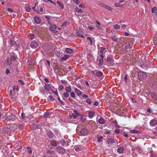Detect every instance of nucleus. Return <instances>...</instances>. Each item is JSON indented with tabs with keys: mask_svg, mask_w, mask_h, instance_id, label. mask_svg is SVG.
<instances>
[{
	"mask_svg": "<svg viewBox=\"0 0 157 157\" xmlns=\"http://www.w3.org/2000/svg\"><path fill=\"white\" fill-rule=\"evenodd\" d=\"M15 126L14 125H9V127H3L2 128V132L7 134L11 133L12 132L15 131Z\"/></svg>",
	"mask_w": 157,
	"mask_h": 157,
	"instance_id": "obj_1",
	"label": "nucleus"
},
{
	"mask_svg": "<svg viewBox=\"0 0 157 157\" xmlns=\"http://www.w3.org/2000/svg\"><path fill=\"white\" fill-rule=\"evenodd\" d=\"M138 79L142 81L147 78V75L146 73L143 71H139L138 73Z\"/></svg>",
	"mask_w": 157,
	"mask_h": 157,
	"instance_id": "obj_2",
	"label": "nucleus"
},
{
	"mask_svg": "<svg viewBox=\"0 0 157 157\" xmlns=\"http://www.w3.org/2000/svg\"><path fill=\"white\" fill-rule=\"evenodd\" d=\"M39 45L38 43L36 40H32L30 44V46L32 48H36Z\"/></svg>",
	"mask_w": 157,
	"mask_h": 157,
	"instance_id": "obj_3",
	"label": "nucleus"
},
{
	"mask_svg": "<svg viewBox=\"0 0 157 157\" xmlns=\"http://www.w3.org/2000/svg\"><path fill=\"white\" fill-rule=\"evenodd\" d=\"M79 115H80V114L78 111L76 110H74V113L71 114V115H70V118L72 119H75Z\"/></svg>",
	"mask_w": 157,
	"mask_h": 157,
	"instance_id": "obj_4",
	"label": "nucleus"
},
{
	"mask_svg": "<svg viewBox=\"0 0 157 157\" xmlns=\"http://www.w3.org/2000/svg\"><path fill=\"white\" fill-rule=\"evenodd\" d=\"M80 133L82 136H84L88 134L89 131L86 128H82L80 131Z\"/></svg>",
	"mask_w": 157,
	"mask_h": 157,
	"instance_id": "obj_5",
	"label": "nucleus"
},
{
	"mask_svg": "<svg viewBox=\"0 0 157 157\" xmlns=\"http://www.w3.org/2000/svg\"><path fill=\"white\" fill-rule=\"evenodd\" d=\"M112 35H113L111 37L112 40L115 42H117L119 38L118 37V34L117 33H114Z\"/></svg>",
	"mask_w": 157,
	"mask_h": 157,
	"instance_id": "obj_6",
	"label": "nucleus"
},
{
	"mask_svg": "<svg viewBox=\"0 0 157 157\" xmlns=\"http://www.w3.org/2000/svg\"><path fill=\"white\" fill-rule=\"evenodd\" d=\"M105 60L107 62H110L111 63H113L114 61L113 57L112 55H109L107 56V58L105 59Z\"/></svg>",
	"mask_w": 157,
	"mask_h": 157,
	"instance_id": "obj_7",
	"label": "nucleus"
},
{
	"mask_svg": "<svg viewBox=\"0 0 157 157\" xmlns=\"http://www.w3.org/2000/svg\"><path fill=\"white\" fill-rule=\"evenodd\" d=\"M47 135L49 139L52 138L54 136L53 133L50 130L47 131Z\"/></svg>",
	"mask_w": 157,
	"mask_h": 157,
	"instance_id": "obj_8",
	"label": "nucleus"
},
{
	"mask_svg": "<svg viewBox=\"0 0 157 157\" xmlns=\"http://www.w3.org/2000/svg\"><path fill=\"white\" fill-rule=\"evenodd\" d=\"M34 22L37 24H39L40 23L41 20L40 17L37 16H35L34 17Z\"/></svg>",
	"mask_w": 157,
	"mask_h": 157,
	"instance_id": "obj_9",
	"label": "nucleus"
},
{
	"mask_svg": "<svg viewBox=\"0 0 157 157\" xmlns=\"http://www.w3.org/2000/svg\"><path fill=\"white\" fill-rule=\"evenodd\" d=\"M31 128L34 130H35L37 128H39L40 127V125L39 124L33 123L31 126Z\"/></svg>",
	"mask_w": 157,
	"mask_h": 157,
	"instance_id": "obj_10",
	"label": "nucleus"
},
{
	"mask_svg": "<svg viewBox=\"0 0 157 157\" xmlns=\"http://www.w3.org/2000/svg\"><path fill=\"white\" fill-rule=\"evenodd\" d=\"M57 150L61 154H63L65 153V149L62 147L60 146L58 147Z\"/></svg>",
	"mask_w": 157,
	"mask_h": 157,
	"instance_id": "obj_11",
	"label": "nucleus"
},
{
	"mask_svg": "<svg viewBox=\"0 0 157 157\" xmlns=\"http://www.w3.org/2000/svg\"><path fill=\"white\" fill-rule=\"evenodd\" d=\"M151 12L152 13H154L155 16H157V8L156 6H154L152 8Z\"/></svg>",
	"mask_w": 157,
	"mask_h": 157,
	"instance_id": "obj_12",
	"label": "nucleus"
},
{
	"mask_svg": "<svg viewBox=\"0 0 157 157\" xmlns=\"http://www.w3.org/2000/svg\"><path fill=\"white\" fill-rule=\"evenodd\" d=\"M150 95L152 98L155 100H157V94L154 92H151Z\"/></svg>",
	"mask_w": 157,
	"mask_h": 157,
	"instance_id": "obj_13",
	"label": "nucleus"
},
{
	"mask_svg": "<svg viewBox=\"0 0 157 157\" xmlns=\"http://www.w3.org/2000/svg\"><path fill=\"white\" fill-rule=\"evenodd\" d=\"M10 44L11 45V47H12L13 46L17 45V44L16 42L12 38L10 39Z\"/></svg>",
	"mask_w": 157,
	"mask_h": 157,
	"instance_id": "obj_14",
	"label": "nucleus"
},
{
	"mask_svg": "<svg viewBox=\"0 0 157 157\" xmlns=\"http://www.w3.org/2000/svg\"><path fill=\"white\" fill-rule=\"evenodd\" d=\"M114 139L112 138H109L106 141L107 144H113L114 142Z\"/></svg>",
	"mask_w": 157,
	"mask_h": 157,
	"instance_id": "obj_15",
	"label": "nucleus"
},
{
	"mask_svg": "<svg viewBox=\"0 0 157 157\" xmlns=\"http://www.w3.org/2000/svg\"><path fill=\"white\" fill-rule=\"evenodd\" d=\"M157 124V121L156 120H152L150 122V125L154 126H155Z\"/></svg>",
	"mask_w": 157,
	"mask_h": 157,
	"instance_id": "obj_16",
	"label": "nucleus"
},
{
	"mask_svg": "<svg viewBox=\"0 0 157 157\" xmlns=\"http://www.w3.org/2000/svg\"><path fill=\"white\" fill-rule=\"evenodd\" d=\"M56 28V26L55 25H53L50 26L49 29L51 31H54L55 30Z\"/></svg>",
	"mask_w": 157,
	"mask_h": 157,
	"instance_id": "obj_17",
	"label": "nucleus"
},
{
	"mask_svg": "<svg viewBox=\"0 0 157 157\" xmlns=\"http://www.w3.org/2000/svg\"><path fill=\"white\" fill-rule=\"evenodd\" d=\"M130 132L132 133H141V132L140 131L136 129H133L130 130Z\"/></svg>",
	"mask_w": 157,
	"mask_h": 157,
	"instance_id": "obj_18",
	"label": "nucleus"
},
{
	"mask_svg": "<svg viewBox=\"0 0 157 157\" xmlns=\"http://www.w3.org/2000/svg\"><path fill=\"white\" fill-rule=\"evenodd\" d=\"M65 52L67 53H71L73 52V51L71 48H67L65 49Z\"/></svg>",
	"mask_w": 157,
	"mask_h": 157,
	"instance_id": "obj_19",
	"label": "nucleus"
},
{
	"mask_svg": "<svg viewBox=\"0 0 157 157\" xmlns=\"http://www.w3.org/2000/svg\"><path fill=\"white\" fill-rule=\"evenodd\" d=\"M75 91L76 93L78 96L81 95L82 94V92L77 88H75Z\"/></svg>",
	"mask_w": 157,
	"mask_h": 157,
	"instance_id": "obj_20",
	"label": "nucleus"
},
{
	"mask_svg": "<svg viewBox=\"0 0 157 157\" xmlns=\"http://www.w3.org/2000/svg\"><path fill=\"white\" fill-rule=\"evenodd\" d=\"M124 148L122 147L118 148L117 150V152L120 153H123L124 151Z\"/></svg>",
	"mask_w": 157,
	"mask_h": 157,
	"instance_id": "obj_21",
	"label": "nucleus"
},
{
	"mask_svg": "<svg viewBox=\"0 0 157 157\" xmlns=\"http://www.w3.org/2000/svg\"><path fill=\"white\" fill-rule=\"evenodd\" d=\"M45 88L47 91L50 90L51 89V88L50 84L45 83Z\"/></svg>",
	"mask_w": 157,
	"mask_h": 157,
	"instance_id": "obj_22",
	"label": "nucleus"
},
{
	"mask_svg": "<svg viewBox=\"0 0 157 157\" xmlns=\"http://www.w3.org/2000/svg\"><path fill=\"white\" fill-rule=\"evenodd\" d=\"M28 62L30 65H32L34 64L35 61L31 58H29L28 59Z\"/></svg>",
	"mask_w": 157,
	"mask_h": 157,
	"instance_id": "obj_23",
	"label": "nucleus"
},
{
	"mask_svg": "<svg viewBox=\"0 0 157 157\" xmlns=\"http://www.w3.org/2000/svg\"><path fill=\"white\" fill-rule=\"evenodd\" d=\"M122 49L123 50H125L129 48V47L127 43L123 44L122 46Z\"/></svg>",
	"mask_w": 157,
	"mask_h": 157,
	"instance_id": "obj_24",
	"label": "nucleus"
},
{
	"mask_svg": "<svg viewBox=\"0 0 157 157\" xmlns=\"http://www.w3.org/2000/svg\"><path fill=\"white\" fill-rule=\"evenodd\" d=\"M105 119L104 118H100L98 121V123H100V124H104L105 123Z\"/></svg>",
	"mask_w": 157,
	"mask_h": 157,
	"instance_id": "obj_25",
	"label": "nucleus"
},
{
	"mask_svg": "<svg viewBox=\"0 0 157 157\" xmlns=\"http://www.w3.org/2000/svg\"><path fill=\"white\" fill-rule=\"evenodd\" d=\"M95 74L98 77H100L103 75V73L100 71H97L96 73Z\"/></svg>",
	"mask_w": 157,
	"mask_h": 157,
	"instance_id": "obj_26",
	"label": "nucleus"
},
{
	"mask_svg": "<svg viewBox=\"0 0 157 157\" xmlns=\"http://www.w3.org/2000/svg\"><path fill=\"white\" fill-rule=\"evenodd\" d=\"M69 56V55H64V56L61 58V60L62 61L66 60L68 59Z\"/></svg>",
	"mask_w": 157,
	"mask_h": 157,
	"instance_id": "obj_27",
	"label": "nucleus"
},
{
	"mask_svg": "<svg viewBox=\"0 0 157 157\" xmlns=\"http://www.w3.org/2000/svg\"><path fill=\"white\" fill-rule=\"evenodd\" d=\"M50 144L52 146H57V142L55 140H52L50 142Z\"/></svg>",
	"mask_w": 157,
	"mask_h": 157,
	"instance_id": "obj_28",
	"label": "nucleus"
},
{
	"mask_svg": "<svg viewBox=\"0 0 157 157\" xmlns=\"http://www.w3.org/2000/svg\"><path fill=\"white\" fill-rule=\"evenodd\" d=\"M98 65L99 66H101L103 64V59L100 58L99 60Z\"/></svg>",
	"mask_w": 157,
	"mask_h": 157,
	"instance_id": "obj_29",
	"label": "nucleus"
},
{
	"mask_svg": "<svg viewBox=\"0 0 157 157\" xmlns=\"http://www.w3.org/2000/svg\"><path fill=\"white\" fill-rule=\"evenodd\" d=\"M150 85L153 88L157 89V85L155 83L151 82L150 83Z\"/></svg>",
	"mask_w": 157,
	"mask_h": 157,
	"instance_id": "obj_30",
	"label": "nucleus"
},
{
	"mask_svg": "<svg viewBox=\"0 0 157 157\" xmlns=\"http://www.w3.org/2000/svg\"><path fill=\"white\" fill-rule=\"evenodd\" d=\"M66 92L67 93H70L71 91V88L70 86H67L65 88Z\"/></svg>",
	"mask_w": 157,
	"mask_h": 157,
	"instance_id": "obj_31",
	"label": "nucleus"
},
{
	"mask_svg": "<svg viewBox=\"0 0 157 157\" xmlns=\"http://www.w3.org/2000/svg\"><path fill=\"white\" fill-rule=\"evenodd\" d=\"M24 124H18L17 127L19 129L22 130H23L24 129Z\"/></svg>",
	"mask_w": 157,
	"mask_h": 157,
	"instance_id": "obj_32",
	"label": "nucleus"
},
{
	"mask_svg": "<svg viewBox=\"0 0 157 157\" xmlns=\"http://www.w3.org/2000/svg\"><path fill=\"white\" fill-rule=\"evenodd\" d=\"M88 115L90 118H92L94 115V113L93 111H90L88 113Z\"/></svg>",
	"mask_w": 157,
	"mask_h": 157,
	"instance_id": "obj_33",
	"label": "nucleus"
},
{
	"mask_svg": "<svg viewBox=\"0 0 157 157\" xmlns=\"http://www.w3.org/2000/svg\"><path fill=\"white\" fill-rule=\"evenodd\" d=\"M57 4L62 9H63L64 8V6L63 4L59 1H57Z\"/></svg>",
	"mask_w": 157,
	"mask_h": 157,
	"instance_id": "obj_34",
	"label": "nucleus"
},
{
	"mask_svg": "<svg viewBox=\"0 0 157 157\" xmlns=\"http://www.w3.org/2000/svg\"><path fill=\"white\" fill-rule=\"evenodd\" d=\"M12 63V61L10 60V59L9 58H7L6 62V64L8 65H10Z\"/></svg>",
	"mask_w": 157,
	"mask_h": 157,
	"instance_id": "obj_35",
	"label": "nucleus"
},
{
	"mask_svg": "<svg viewBox=\"0 0 157 157\" xmlns=\"http://www.w3.org/2000/svg\"><path fill=\"white\" fill-rule=\"evenodd\" d=\"M26 151L29 154H31L32 151L31 148L29 147H27Z\"/></svg>",
	"mask_w": 157,
	"mask_h": 157,
	"instance_id": "obj_36",
	"label": "nucleus"
},
{
	"mask_svg": "<svg viewBox=\"0 0 157 157\" xmlns=\"http://www.w3.org/2000/svg\"><path fill=\"white\" fill-rule=\"evenodd\" d=\"M50 113L49 112L45 113L43 115V117L47 118L49 117Z\"/></svg>",
	"mask_w": 157,
	"mask_h": 157,
	"instance_id": "obj_37",
	"label": "nucleus"
},
{
	"mask_svg": "<svg viewBox=\"0 0 157 157\" xmlns=\"http://www.w3.org/2000/svg\"><path fill=\"white\" fill-rule=\"evenodd\" d=\"M114 5L118 7H122L123 6V4H120V3H114Z\"/></svg>",
	"mask_w": 157,
	"mask_h": 157,
	"instance_id": "obj_38",
	"label": "nucleus"
},
{
	"mask_svg": "<svg viewBox=\"0 0 157 157\" xmlns=\"http://www.w3.org/2000/svg\"><path fill=\"white\" fill-rule=\"evenodd\" d=\"M104 8H105L106 9L110 11H112V10H113V9L112 8H111L110 6H109L105 4Z\"/></svg>",
	"mask_w": 157,
	"mask_h": 157,
	"instance_id": "obj_39",
	"label": "nucleus"
},
{
	"mask_svg": "<svg viewBox=\"0 0 157 157\" xmlns=\"http://www.w3.org/2000/svg\"><path fill=\"white\" fill-rule=\"evenodd\" d=\"M10 60L12 61H14L16 60V58L15 56H11L10 58Z\"/></svg>",
	"mask_w": 157,
	"mask_h": 157,
	"instance_id": "obj_40",
	"label": "nucleus"
},
{
	"mask_svg": "<svg viewBox=\"0 0 157 157\" xmlns=\"http://www.w3.org/2000/svg\"><path fill=\"white\" fill-rule=\"evenodd\" d=\"M69 94H68V93L67 92L64 93L63 94V97L65 98H67L69 97Z\"/></svg>",
	"mask_w": 157,
	"mask_h": 157,
	"instance_id": "obj_41",
	"label": "nucleus"
},
{
	"mask_svg": "<svg viewBox=\"0 0 157 157\" xmlns=\"http://www.w3.org/2000/svg\"><path fill=\"white\" fill-rule=\"evenodd\" d=\"M2 120L3 121H4L6 120H7V121H9L10 120V119H8L5 116H3L2 118Z\"/></svg>",
	"mask_w": 157,
	"mask_h": 157,
	"instance_id": "obj_42",
	"label": "nucleus"
},
{
	"mask_svg": "<svg viewBox=\"0 0 157 157\" xmlns=\"http://www.w3.org/2000/svg\"><path fill=\"white\" fill-rule=\"evenodd\" d=\"M48 100L49 101L52 102L54 100V99L53 98V97L52 96L50 95L49 96L48 99Z\"/></svg>",
	"mask_w": 157,
	"mask_h": 157,
	"instance_id": "obj_43",
	"label": "nucleus"
},
{
	"mask_svg": "<svg viewBox=\"0 0 157 157\" xmlns=\"http://www.w3.org/2000/svg\"><path fill=\"white\" fill-rule=\"evenodd\" d=\"M127 44L129 48H131L132 46V41H130L129 42H127Z\"/></svg>",
	"mask_w": 157,
	"mask_h": 157,
	"instance_id": "obj_44",
	"label": "nucleus"
},
{
	"mask_svg": "<svg viewBox=\"0 0 157 157\" xmlns=\"http://www.w3.org/2000/svg\"><path fill=\"white\" fill-rule=\"evenodd\" d=\"M77 36L78 37H80L82 38H84L85 37L84 36V35L81 34L79 32H78L77 33Z\"/></svg>",
	"mask_w": 157,
	"mask_h": 157,
	"instance_id": "obj_45",
	"label": "nucleus"
},
{
	"mask_svg": "<svg viewBox=\"0 0 157 157\" xmlns=\"http://www.w3.org/2000/svg\"><path fill=\"white\" fill-rule=\"evenodd\" d=\"M76 11L78 13H80L82 12V10L81 9H79L78 7H76L75 8Z\"/></svg>",
	"mask_w": 157,
	"mask_h": 157,
	"instance_id": "obj_46",
	"label": "nucleus"
},
{
	"mask_svg": "<svg viewBox=\"0 0 157 157\" xmlns=\"http://www.w3.org/2000/svg\"><path fill=\"white\" fill-rule=\"evenodd\" d=\"M70 96L72 98H75V95L74 92H70Z\"/></svg>",
	"mask_w": 157,
	"mask_h": 157,
	"instance_id": "obj_47",
	"label": "nucleus"
},
{
	"mask_svg": "<svg viewBox=\"0 0 157 157\" xmlns=\"http://www.w3.org/2000/svg\"><path fill=\"white\" fill-rule=\"evenodd\" d=\"M150 157H157L155 155L153 152L152 151H151L150 152Z\"/></svg>",
	"mask_w": 157,
	"mask_h": 157,
	"instance_id": "obj_48",
	"label": "nucleus"
},
{
	"mask_svg": "<svg viewBox=\"0 0 157 157\" xmlns=\"http://www.w3.org/2000/svg\"><path fill=\"white\" fill-rule=\"evenodd\" d=\"M21 116L23 120H26V118H27V117L25 116V114L23 112L21 113Z\"/></svg>",
	"mask_w": 157,
	"mask_h": 157,
	"instance_id": "obj_49",
	"label": "nucleus"
},
{
	"mask_svg": "<svg viewBox=\"0 0 157 157\" xmlns=\"http://www.w3.org/2000/svg\"><path fill=\"white\" fill-rule=\"evenodd\" d=\"M57 97H58L57 99H58V100L59 103L61 104H62V105L63 104L64 102L60 100V99L59 96H57Z\"/></svg>",
	"mask_w": 157,
	"mask_h": 157,
	"instance_id": "obj_50",
	"label": "nucleus"
},
{
	"mask_svg": "<svg viewBox=\"0 0 157 157\" xmlns=\"http://www.w3.org/2000/svg\"><path fill=\"white\" fill-rule=\"evenodd\" d=\"M18 147V148L15 147L14 149L16 151H18L19 150H20L22 148V146L21 145L19 146Z\"/></svg>",
	"mask_w": 157,
	"mask_h": 157,
	"instance_id": "obj_51",
	"label": "nucleus"
},
{
	"mask_svg": "<svg viewBox=\"0 0 157 157\" xmlns=\"http://www.w3.org/2000/svg\"><path fill=\"white\" fill-rule=\"evenodd\" d=\"M86 101L88 103L90 104L92 103V101L91 99L90 98H88L86 99Z\"/></svg>",
	"mask_w": 157,
	"mask_h": 157,
	"instance_id": "obj_52",
	"label": "nucleus"
},
{
	"mask_svg": "<svg viewBox=\"0 0 157 157\" xmlns=\"http://www.w3.org/2000/svg\"><path fill=\"white\" fill-rule=\"evenodd\" d=\"M98 4L100 6L102 7H104L105 4L101 2H98Z\"/></svg>",
	"mask_w": 157,
	"mask_h": 157,
	"instance_id": "obj_53",
	"label": "nucleus"
},
{
	"mask_svg": "<svg viewBox=\"0 0 157 157\" xmlns=\"http://www.w3.org/2000/svg\"><path fill=\"white\" fill-rule=\"evenodd\" d=\"M102 139H103V137L102 136L99 137L98 140V143H100L102 141Z\"/></svg>",
	"mask_w": 157,
	"mask_h": 157,
	"instance_id": "obj_54",
	"label": "nucleus"
},
{
	"mask_svg": "<svg viewBox=\"0 0 157 157\" xmlns=\"http://www.w3.org/2000/svg\"><path fill=\"white\" fill-rule=\"evenodd\" d=\"M88 40L90 42V43L91 44H92L93 43V40L90 37H87Z\"/></svg>",
	"mask_w": 157,
	"mask_h": 157,
	"instance_id": "obj_55",
	"label": "nucleus"
},
{
	"mask_svg": "<svg viewBox=\"0 0 157 157\" xmlns=\"http://www.w3.org/2000/svg\"><path fill=\"white\" fill-rule=\"evenodd\" d=\"M69 22L68 21H65L61 26V27H63L66 25L67 24H69Z\"/></svg>",
	"mask_w": 157,
	"mask_h": 157,
	"instance_id": "obj_56",
	"label": "nucleus"
},
{
	"mask_svg": "<svg viewBox=\"0 0 157 157\" xmlns=\"http://www.w3.org/2000/svg\"><path fill=\"white\" fill-rule=\"evenodd\" d=\"M18 82H19L20 83L21 85H23L25 84L24 82L22 80H18Z\"/></svg>",
	"mask_w": 157,
	"mask_h": 157,
	"instance_id": "obj_57",
	"label": "nucleus"
},
{
	"mask_svg": "<svg viewBox=\"0 0 157 157\" xmlns=\"http://www.w3.org/2000/svg\"><path fill=\"white\" fill-rule=\"evenodd\" d=\"M54 153L53 151H51L50 150H48L47 151V153L48 154H50L52 155L53 154V153Z\"/></svg>",
	"mask_w": 157,
	"mask_h": 157,
	"instance_id": "obj_58",
	"label": "nucleus"
},
{
	"mask_svg": "<svg viewBox=\"0 0 157 157\" xmlns=\"http://www.w3.org/2000/svg\"><path fill=\"white\" fill-rule=\"evenodd\" d=\"M64 88L63 86L62 85H60L59 86V88L60 90L61 91Z\"/></svg>",
	"mask_w": 157,
	"mask_h": 157,
	"instance_id": "obj_59",
	"label": "nucleus"
},
{
	"mask_svg": "<svg viewBox=\"0 0 157 157\" xmlns=\"http://www.w3.org/2000/svg\"><path fill=\"white\" fill-rule=\"evenodd\" d=\"M133 3L136 6L138 5V4L137 3L138 0H133Z\"/></svg>",
	"mask_w": 157,
	"mask_h": 157,
	"instance_id": "obj_60",
	"label": "nucleus"
},
{
	"mask_svg": "<svg viewBox=\"0 0 157 157\" xmlns=\"http://www.w3.org/2000/svg\"><path fill=\"white\" fill-rule=\"evenodd\" d=\"M114 28L116 29H118L120 28V26L117 24H116L114 25Z\"/></svg>",
	"mask_w": 157,
	"mask_h": 157,
	"instance_id": "obj_61",
	"label": "nucleus"
},
{
	"mask_svg": "<svg viewBox=\"0 0 157 157\" xmlns=\"http://www.w3.org/2000/svg\"><path fill=\"white\" fill-rule=\"evenodd\" d=\"M105 50V48L104 47H101V49H100V51L101 52H104V51Z\"/></svg>",
	"mask_w": 157,
	"mask_h": 157,
	"instance_id": "obj_62",
	"label": "nucleus"
},
{
	"mask_svg": "<svg viewBox=\"0 0 157 157\" xmlns=\"http://www.w3.org/2000/svg\"><path fill=\"white\" fill-rule=\"evenodd\" d=\"M29 35L32 37L31 38V40L34 38L35 37V35L31 33L29 34Z\"/></svg>",
	"mask_w": 157,
	"mask_h": 157,
	"instance_id": "obj_63",
	"label": "nucleus"
},
{
	"mask_svg": "<svg viewBox=\"0 0 157 157\" xmlns=\"http://www.w3.org/2000/svg\"><path fill=\"white\" fill-rule=\"evenodd\" d=\"M73 1L77 5L80 2L78 0H73Z\"/></svg>",
	"mask_w": 157,
	"mask_h": 157,
	"instance_id": "obj_64",
	"label": "nucleus"
}]
</instances>
